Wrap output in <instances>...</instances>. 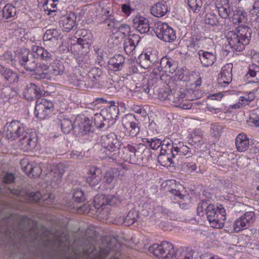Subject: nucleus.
I'll return each mask as SVG.
<instances>
[{
    "label": "nucleus",
    "mask_w": 259,
    "mask_h": 259,
    "mask_svg": "<svg viewBox=\"0 0 259 259\" xmlns=\"http://www.w3.org/2000/svg\"><path fill=\"white\" fill-rule=\"evenodd\" d=\"M73 197L78 202H81L85 199L83 192L80 189H75L74 190Z\"/></svg>",
    "instance_id": "57"
},
{
    "label": "nucleus",
    "mask_w": 259,
    "mask_h": 259,
    "mask_svg": "<svg viewBox=\"0 0 259 259\" xmlns=\"http://www.w3.org/2000/svg\"><path fill=\"white\" fill-rule=\"evenodd\" d=\"M182 151H183V156H186L187 158L190 157L195 152V150L194 149H191L186 145H184L183 143H182Z\"/></svg>",
    "instance_id": "61"
},
{
    "label": "nucleus",
    "mask_w": 259,
    "mask_h": 259,
    "mask_svg": "<svg viewBox=\"0 0 259 259\" xmlns=\"http://www.w3.org/2000/svg\"><path fill=\"white\" fill-rule=\"evenodd\" d=\"M160 153L171 154L174 147V141L171 142V140L169 138H165L162 141L160 145Z\"/></svg>",
    "instance_id": "42"
},
{
    "label": "nucleus",
    "mask_w": 259,
    "mask_h": 259,
    "mask_svg": "<svg viewBox=\"0 0 259 259\" xmlns=\"http://www.w3.org/2000/svg\"><path fill=\"white\" fill-rule=\"evenodd\" d=\"M2 76L6 81L10 83L17 82L19 78L18 74L16 72L7 68L5 69Z\"/></svg>",
    "instance_id": "39"
},
{
    "label": "nucleus",
    "mask_w": 259,
    "mask_h": 259,
    "mask_svg": "<svg viewBox=\"0 0 259 259\" xmlns=\"http://www.w3.org/2000/svg\"><path fill=\"white\" fill-rule=\"evenodd\" d=\"M169 98L171 104L182 109H189L192 106V103L188 99L185 90H172Z\"/></svg>",
    "instance_id": "6"
},
{
    "label": "nucleus",
    "mask_w": 259,
    "mask_h": 259,
    "mask_svg": "<svg viewBox=\"0 0 259 259\" xmlns=\"http://www.w3.org/2000/svg\"><path fill=\"white\" fill-rule=\"evenodd\" d=\"M53 102L46 99H39L36 101L34 113L40 119L46 118L53 111Z\"/></svg>",
    "instance_id": "9"
},
{
    "label": "nucleus",
    "mask_w": 259,
    "mask_h": 259,
    "mask_svg": "<svg viewBox=\"0 0 259 259\" xmlns=\"http://www.w3.org/2000/svg\"><path fill=\"white\" fill-rule=\"evenodd\" d=\"M3 60L7 63L11 64L12 65L15 64V54L13 53L12 52L7 51L2 56Z\"/></svg>",
    "instance_id": "53"
},
{
    "label": "nucleus",
    "mask_w": 259,
    "mask_h": 259,
    "mask_svg": "<svg viewBox=\"0 0 259 259\" xmlns=\"http://www.w3.org/2000/svg\"><path fill=\"white\" fill-rule=\"evenodd\" d=\"M102 73V70L100 68H95L91 70L89 73V76L90 78H93L95 80H98L100 78Z\"/></svg>",
    "instance_id": "62"
},
{
    "label": "nucleus",
    "mask_w": 259,
    "mask_h": 259,
    "mask_svg": "<svg viewBox=\"0 0 259 259\" xmlns=\"http://www.w3.org/2000/svg\"><path fill=\"white\" fill-rule=\"evenodd\" d=\"M142 142L146 146L150 147L151 149L156 150L160 147L162 141L158 138H143Z\"/></svg>",
    "instance_id": "41"
},
{
    "label": "nucleus",
    "mask_w": 259,
    "mask_h": 259,
    "mask_svg": "<svg viewBox=\"0 0 259 259\" xmlns=\"http://www.w3.org/2000/svg\"><path fill=\"white\" fill-rule=\"evenodd\" d=\"M171 259H192V255L185 251L178 250L174 252Z\"/></svg>",
    "instance_id": "51"
},
{
    "label": "nucleus",
    "mask_w": 259,
    "mask_h": 259,
    "mask_svg": "<svg viewBox=\"0 0 259 259\" xmlns=\"http://www.w3.org/2000/svg\"><path fill=\"white\" fill-rule=\"evenodd\" d=\"M41 168L38 165L32 166L31 164H27L25 166V172L30 177H38L41 173Z\"/></svg>",
    "instance_id": "43"
},
{
    "label": "nucleus",
    "mask_w": 259,
    "mask_h": 259,
    "mask_svg": "<svg viewBox=\"0 0 259 259\" xmlns=\"http://www.w3.org/2000/svg\"><path fill=\"white\" fill-rule=\"evenodd\" d=\"M182 142L174 141V147H173V151L172 153V157L173 159H176L178 161L179 158L183 156L182 149Z\"/></svg>",
    "instance_id": "45"
},
{
    "label": "nucleus",
    "mask_w": 259,
    "mask_h": 259,
    "mask_svg": "<svg viewBox=\"0 0 259 259\" xmlns=\"http://www.w3.org/2000/svg\"><path fill=\"white\" fill-rule=\"evenodd\" d=\"M254 214L252 211L246 212L242 217L236 220L234 225V229L236 232L249 227L250 225L254 221Z\"/></svg>",
    "instance_id": "10"
},
{
    "label": "nucleus",
    "mask_w": 259,
    "mask_h": 259,
    "mask_svg": "<svg viewBox=\"0 0 259 259\" xmlns=\"http://www.w3.org/2000/svg\"><path fill=\"white\" fill-rule=\"evenodd\" d=\"M88 58L87 56H84L82 54L78 55L76 57V61L79 66L86 67L89 64L88 63Z\"/></svg>",
    "instance_id": "56"
},
{
    "label": "nucleus",
    "mask_w": 259,
    "mask_h": 259,
    "mask_svg": "<svg viewBox=\"0 0 259 259\" xmlns=\"http://www.w3.org/2000/svg\"><path fill=\"white\" fill-rule=\"evenodd\" d=\"M36 58L33 51L31 53L27 52L23 53L20 57L19 63L20 65L28 71H35L36 73L41 70L40 65L37 66Z\"/></svg>",
    "instance_id": "8"
},
{
    "label": "nucleus",
    "mask_w": 259,
    "mask_h": 259,
    "mask_svg": "<svg viewBox=\"0 0 259 259\" xmlns=\"http://www.w3.org/2000/svg\"><path fill=\"white\" fill-rule=\"evenodd\" d=\"M252 34L250 28L247 26H240L237 32H228L226 38L228 45L233 51L241 52L250 41Z\"/></svg>",
    "instance_id": "1"
},
{
    "label": "nucleus",
    "mask_w": 259,
    "mask_h": 259,
    "mask_svg": "<svg viewBox=\"0 0 259 259\" xmlns=\"http://www.w3.org/2000/svg\"><path fill=\"white\" fill-rule=\"evenodd\" d=\"M94 203L95 207L97 209L106 205V195L101 194L96 196L94 198Z\"/></svg>",
    "instance_id": "49"
},
{
    "label": "nucleus",
    "mask_w": 259,
    "mask_h": 259,
    "mask_svg": "<svg viewBox=\"0 0 259 259\" xmlns=\"http://www.w3.org/2000/svg\"><path fill=\"white\" fill-rule=\"evenodd\" d=\"M16 10L15 7L12 5H6L3 9V17L8 19L15 16Z\"/></svg>",
    "instance_id": "47"
},
{
    "label": "nucleus",
    "mask_w": 259,
    "mask_h": 259,
    "mask_svg": "<svg viewBox=\"0 0 259 259\" xmlns=\"http://www.w3.org/2000/svg\"><path fill=\"white\" fill-rule=\"evenodd\" d=\"M200 62L203 67L212 66L217 60L215 51L209 52L200 50L198 52Z\"/></svg>",
    "instance_id": "12"
},
{
    "label": "nucleus",
    "mask_w": 259,
    "mask_h": 259,
    "mask_svg": "<svg viewBox=\"0 0 259 259\" xmlns=\"http://www.w3.org/2000/svg\"><path fill=\"white\" fill-rule=\"evenodd\" d=\"M138 218V212L135 210H131L125 218H121V220H117V223L118 224H124L125 226H128L136 222Z\"/></svg>",
    "instance_id": "34"
},
{
    "label": "nucleus",
    "mask_w": 259,
    "mask_h": 259,
    "mask_svg": "<svg viewBox=\"0 0 259 259\" xmlns=\"http://www.w3.org/2000/svg\"><path fill=\"white\" fill-rule=\"evenodd\" d=\"M59 35L60 34L57 29H50L46 30L44 35L43 39L47 45L52 41L54 44L57 45Z\"/></svg>",
    "instance_id": "36"
},
{
    "label": "nucleus",
    "mask_w": 259,
    "mask_h": 259,
    "mask_svg": "<svg viewBox=\"0 0 259 259\" xmlns=\"http://www.w3.org/2000/svg\"><path fill=\"white\" fill-rule=\"evenodd\" d=\"M27 196L29 201L35 202H38L41 198V195L39 192H30Z\"/></svg>",
    "instance_id": "63"
},
{
    "label": "nucleus",
    "mask_w": 259,
    "mask_h": 259,
    "mask_svg": "<svg viewBox=\"0 0 259 259\" xmlns=\"http://www.w3.org/2000/svg\"><path fill=\"white\" fill-rule=\"evenodd\" d=\"M235 146L239 152L246 151L249 146V140L248 136L243 133L239 134L236 138Z\"/></svg>",
    "instance_id": "26"
},
{
    "label": "nucleus",
    "mask_w": 259,
    "mask_h": 259,
    "mask_svg": "<svg viewBox=\"0 0 259 259\" xmlns=\"http://www.w3.org/2000/svg\"><path fill=\"white\" fill-rule=\"evenodd\" d=\"M19 145L24 151H29L36 146V139L33 135L26 132V134L20 138Z\"/></svg>",
    "instance_id": "17"
},
{
    "label": "nucleus",
    "mask_w": 259,
    "mask_h": 259,
    "mask_svg": "<svg viewBox=\"0 0 259 259\" xmlns=\"http://www.w3.org/2000/svg\"><path fill=\"white\" fill-rule=\"evenodd\" d=\"M205 213L212 228L220 229L224 226L226 220V211L222 205L215 206L209 204Z\"/></svg>",
    "instance_id": "2"
},
{
    "label": "nucleus",
    "mask_w": 259,
    "mask_h": 259,
    "mask_svg": "<svg viewBox=\"0 0 259 259\" xmlns=\"http://www.w3.org/2000/svg\"><path fill=\"white\" fill-rule=\"evenodd\" d=\"M41 70L45 73H49L52 75H61L64 71L63 62L59 60H55L49 66L44 63L40 64Z\"/></svg>",
    "instance_id": "11"
},
{
    "label": "nucleus",
    "mask_w": 259,
    "mask_h": 259,
    "mask_svg": "<svg viewBox=\"0 0 259 259\" xmlns=\"http://www.w3.org/2000/svg\"><path fill=\"white\" fill-rule=\"evenodd\" d=\"M101 12L103 16H106L103 23L107 25L108 28L117 24V20L114 17L113 9L112 7L106 6L102 9Z\"/></svg>",
    "instance_id": "25"
},
{
    "label": "nucleus",
    "mask_w": 259,
    "mask_h": 259,
    "mask_svg": "<svg viewBox=\"0 0 259 259\" xmlns=\"http://www.w3.org/2000/svg\"><path fill=\"white\" fill-rule=\"evenodd\" d=\"M159 66L164 70L165 72L174 73L177 67V63L171 59L166 56L162 58L160 62H159Z\"/></svg>",
    "instance_id": "32"
},
{
    "label": "nucleus",
    "mask_w": 259,
    "mask_h": 259,
    "mask_svg": "<svg viewBox=\"0 0 259 259\" xmlns=\"http://www.w3.org/2000/svg\"><path fill=\"white\" fill-rule=\"evenodd\" d=\"M246 76L249 82H259V65L252 63L248 66V70Z\"/></svg>",
    "instance_id": "31"
},
{
    "label": "nucleus",
    "mask_w": 259,
    "mask_h": 259,
    "mask_svg": "<svg viewBox=\"0 0 259 259\" xmlns=\"http://www.w3.org/2000/svg\"><path fill=\"white\" fill-rule=\"evenodd\" d=\"M32 51L34 52L36 58L45 61H51L53 57V52H49L42 47L37 46H33Z\"/></svg>",
    "instance_id": "29"
},
{
    "label": "nucleus",
    "mask_w": 259,
    "mask_h": 259,
    "mask_svg": "<svg viewBox=\"0 0 259 259\" xmlns=\"http://www.w3.org/2000/svg\"><path fill=\"white\" fill-rule=\"evenodd\" d=\"M139 42V37L134 35L127 39L124 43V49L127 54H131L136 48V45Z\"/></svg>",
    "instance_id": "35"
},
{
    "label": "nucleus",
    "mask_w": 259,
    "mask_h": 259,
    "mask_svg": "<svg viewBox=\"0 0 259 259\" xmlns=\"http://www.w3.org/2000/svg\"><path fill=\"white\" fill-rule=\"evenodd\" d=\"M92 34H89L87 37H79L77 39V44L83 49H89L92 42Z\"/></svg>",
    "instance_id": "48"
},
{
    "label": "nucleus",
    "mask_w": 259,
    "mask_h": 259,
    "mask_svg": "<svg viewBox=\"0 0 259 259\" xmlns=\"http://www.w3.org/2000/svg\"><path fill=\"white\" fill-rule=\"evenodd\" d=\"M41 95L40 89L34 83H29L25 88L23 95L27 100H32Z\"/></svg>",
    "instance_id": "22"
},
{
    "label": "nucleus",
    "mask_w": 259,
    "mask_h": 259,
    "mask_svg": "<svg viewBox=\"0 0 259 259\" xmlns=\"http://www.w3.org/2000/svg\"><path fill=\"white\" fill-rule=\"evenodd\" d=\"M102 172L100 168L96 167H91L88 171L87 178V182L91 186L98 185L102 178Z\"/></svg>",
    "instance_id": "19"
},
{
    "label": "nucleus",
    "mask_w": 259,
    "mask_h": 259,
    "mask_svg": "<svg viewBox=\"0 0 259 259\" xmlns=\"http://www.w3.org/2000/svg\"><path fill=\"white\" fill-rule=\"evenodd\" d=\"M61 127L62 132L64 134H68L73 130L74 127L72 121L68 118H63L60 120Z\"/></svg>",
    "instance_id": "44"
},
{
    "label": "nucleus",
    "mask_w": 259,
    "mask_h": 259,
    "mask_svg": "<svg viewBox=\"0 0 259 259\" xmlns=\"http://www.w3.org/2000/svg\"><path fill=\"white\" fill-rule=\"evenodd\" d=\"M223 127L217 123L211 124L210 133L212 137H220L223 132Z\"/></svg>",
    "instance_id": "52"
},
{
    "label": "nucleus",
    "mask_w": 259,
    "mask_h": 259,
    "mask_svg": "<svg viewBox=\"0 0 259 259\" xmlns=\"http://www.w3.org/2000/svg\"><path fill=\"white\" fill-rule=\"evenodd\" d=\"M255 98L254 94L252 92H249L245 94L243 96L239 97L237 103L231 106L233 109H238L244 106L248 105L250 102L252 101Z\"/></svg>",
    "instance_id": "33"
},
{
    "label": "nucleus",
    "mask_w": 259,
    "mask_h": 259,
    "mask_svg": "<svg viewBox=\"0 0 259 259\" xmlns=\"http://www.w3.org/2000/svg\"><path fill=\"white\" fill-rule=\"evenodd\" d=\"M208 205L206 202L201 201L200 202L197 207V213L200 217L204 215L205 212L206 211Z\"/></svg>",
    "instance_id": "54"
},
{
    "label": "nucleus",
    "mask_w": 259,
    "mask_h": 259,
    "mask_svg": "<svg viewBox=\"0 0 259 259\" xmlns=\"http://www.w3.org/2000/svg\"><path fill=\"white\" fill-rule=\"evenodd\" d=\"M247 122L255 127H259V117L257 115L253 114L247 120Z\"/></svg>",
    "instance_id": "64"
},
{
    "label": "nucleus",
    "mask_w": 259,
    "mask_h": 259,
    "mask_svg": "<svg viewBox=\"0 0 259 259\" xmlns=\"http://www.w3.org/2000/svg\"><path fill=\"white\" fill-rule=\"evenodd\" d=\"M122 124L123 126H129L130 128L129 135L132 137L137 136L140 132V128L134 115L132 114L126 115L123 120Z\"/></svg>",
    "instance_id": "18"
},
{
    "label": "nucleus",
    "mask_w": 259,
    "mask_h": 259,
    "mask_svg": "<svg viewBox=\"0 0 259 259\" xmlns=\"http://www.w3.org/2000/svg\"><path fill=\"white\" fill-rule=\"evenodd\" d=\"M154 31L159 39L165 42H172L176 39L175 31L166 23L157 22L154 25Z\"/></svg>",
    "instance_id": "7"
},
{
    "label": "nucleus",
    "mask_w": 259,
    "mask_h": 259,
    "mask_svg": "<svg viewBox=\"0 0 259 259\" xmlns=\"http://www.w3.org/2000/svg\"><path fill=\"white\" fill-rule=\"evenodd\" d=\"M77 124H75L73 132L79 136L88 134L91 130V123L89 120L84 119L83 121L78 123V120L75 121Z\"/></svg>",
    "instance_id": "24"
},
{
    "label": "nucleus",
    "mask_w": 259,
    "mask_h": 259,
    "mask_svg": "<svg viewBox=\"0 0 259 259\" xmlns=\"http://www.w3.org/2000/svg\"><path fill=\"white\" fill-rule=\"evenodd\" d=\"M133 22L134 27L141 33H146L150 30L149 22L144 17L136 16L133 18Z\"/></svg>",
    "instance_id": "16"
},
{
    "label": "nucleus",
    "mask_w": 259,
    "mask_h": 259,
    "mask_svg": "<svg viewBox=\"0 0 259 259\" xmlns=\"http://www.w3.org/2000/svg\"><path fill=\"white\" fill-rule=\"evenodd\" d=\"M231 10V19L233 23L239 25V26H243L242 23L246 20V13L241 8H236L235 9Z\"/></svg>",
    "instance_id": "27"
},
{
    "label": "nucleus",
    "mask_w": 259,
    "mask_h": 259,
    "mask_svg": "<svg viewBox=\"0 0 259 259\" xmlns=\"http://www.w3.org/2000/svg\"><path fill=\"white\" fill-rule=\"evenodd\" d=\"M203 132L200 129H195L191 135V144L195 145L196 148H200L203 142Z\"/></svg>",
    "instance_id": "37"
},
{
    "label": "nucleus",
    "mask_w": 259,
    "mask_h": 259,
    "mask_svg": "<svg viewBox=\"0 0 259 259\" xmlns=\"http://www.w3.org/2000/svg\"><path fill=\"white\" fill-rule=\"evenodd\" d=\"M190 9L194 13H198L202 6V0H186Z\"/></svg>",
    "instance_id": "46"
},
{
    "label": "nucleus",
    "mask_w": 259,
    "mask_h": 259,
    "mask_svg": "<svg viewBox=\"0 0 259 259\" xmlns=\"http://www.w3.org/2000/svg\"><path fill=\"white\" fill-rule=\"evenodd\" d=\"M151 13L154 17L161 18L165 16L170 10L166 2L157 3L151 8Z\"/></svg>",
    "instance_id": "20"
},
{
    "label": "nucleus",
    "mask_w": 259,
    "mask_h": 259,
    "mask_svg": "<svg viewBox=\"0 0 259 259\" xmlns=\"http://www.w3.org/2000/svg\"><path fill=\"white\" fill-rule=\"evenodd\" d=\"M125 169L123 167L111 168L106 171L103 177V182L106 184H111L116 176H124Z\"/></svg>",
    "instance_id": "21"
},
{
    "label": "nucleus",
    "mask_w": 259,
    "mask_h": 259,
    "mask_svg": "<svg viewBox=\"0 0 259 259\" xmlns=\"http://www.w3.org/2000/svg\"><path fill=\"white\" fill-rule=\"evenodd\" d=\"M233 64L228 63L224 65L219 74L218 83L222 85L229 84L232 80Z\"/></svg>",
    "instance_id": "13"
},
{
    "label": "nucleus",
    "mask_w": 259,
    "mask_h": 259,
    "mask_svg": "<svg viewBox=\"0 0 259 259\" xmlns=\"http://www.w3.org/2000/svg\"><path fill=\"white\" fill-rule=\"evenodd\" d=\"M103 121L104 118L101 114H96L95 115L94 119V124L97 128H102L104 127L105 123Z\"/></svg>",
    "instance_id": "60"
},
{
    "label": "nucleus",
    "mask_w": 259,
    "mask_h": 259,
    "mask_svg": "<svg viewBox=\"0 0 259 259\" xmlns=\"http://www.w3.org/2000/svg\"><path fill=\"white\" fill-rule=\"evenodd\" d=\"M158 161L162 166L168 167L175 164L177 160L173 159L171 154L160 153L158 156Z\"/></svg>",
    "instance_id": "38"
},
{
    "label": "nucleus",
    "mask_w": 259,
    "mask_h": 259,
    "mask_svg": "<svg viewBox=\"0 0 259 259\" xmlns=\"http://www.w3.org/2000/svg\"><path fill=\"white\" fill-rule=\"evenodd\" d=\"M26 132V127L24 123L19 120H13L6 124L4 134L8 140L14 141L22 137Z\"/></svg>",
    "instance_id": "4"
},
{
    "label": "nucleus",
    "mask_w": 259,
    "mask_h": 259,
    "mask_svg": "<svg viewBox=\"0 0 259 259\" xmlns=\"http://www.w3.org/2000/svg\"><path fill=\"white\" fill-rule=\"evenodd\" d=\"M215 7L217 8L219 15L224 19L229 18L233 10L231 8L229 0H216Z\"/></svg>",
    "instance_id": "15"
},
{
    "label": "nucleus",
    "mask_w": 259,
    "mask_h": 259,
    "mask_svg": "<svg viewBox=\"0 0 259 259\" xmlns=\"http://www.w3.org/2000/svg\"><path fill=\"white\" fill-rule=\"evenodd\" d=\"M101 144L103 147L101 150L103 154L101 156L102 158H112L115 154H112V152L118 150L120 146V141L114 133L103 135L101 139Z\"/></svg>",
    "instance_id": "3"
},
{
    "label": "nucleus",
    "mask_w": 259,
    "mask_h": 259,
    "mask_svg": "<svg viewBox=\"0 0 259 259\" xmlns=\"http://www.w3.org/2000/svg\"><path fill=\"white\" fill-rule=\"evenodd\" d=\"M162 70V68L159 66V62H157L153 65L151 75L153 77L158 78V77L160 76Z\"/></svg>",
    "instance_id": "59"
},
{
    "label": "nucleus",
    "mask_w": 259,
    "mask_h": 259,
    "mask_svg": "<svg viewBox=\"0 0 259 259\" xmlns=\"http://www.w3.org/2000/svg\"><path fill=\"white\" fill-rule=\"evenodd\" d=\"M64 172V166L62 163L54 165L51 168L50 175L52 177L51 178V184L53 187L58 186L61 183V179Z\"/></svg>",
    "instance_id": "14"
},
{
    "label": "nucleus",
    "mask_w": 259,
    "mask_h": 259,
    "mask_svg": "<svg viewBox=\"0 0 259 259\" xmlns=\"http://www.w3.org/2000/svg\"><path fill=\"white\" fill-rule=\"evenodd\" d=\"M124 58L121 55H116L108 62L109 68L114 71L121 70L123 68Z\"/></svg>",
    "instance_id": "30"
},
{
    "label": "nucleus",
    "mask_w": 259,
    "mask_h": 259,
    "mask_svg": "<svg viewBox=\"0 0 259 259\" xmlns=\"http://www.w3.org/2000/svg\"><path fill=\"white\" fill-rule=\"evenodd\" d=\"M205 22L206 24L215 25L218 23V19L217 16L214 14H208L206 15Z\"/></svg>",
    "instance_id": "58"
},
{
    "label": "nucleus",
    "mask_w": 259,
    "mask_h": 259,
    "mask_svg": "<svg viewBox=\"0 0 259 259\" xmlns=\"http://www.w3.org/2000/svg\"><path fill=\"white\" fill-rule=\"evenodd\" d=\"M118 108L116 106H110V107L102 109L100 114L104 118V121L109 122L110 121L116 119L117 117Z\"/></svg>",
    "instance_id": "28"
},
{
    "label": "nucleus",
    "mask_w": 259,
    "mask_h": 259,
    "mask_svg": "<svg viewBox=\"0 0 259 259\" xmlns=\"http://www.w3.org/2000/svg\"><path fill=\"white\" fill-rule=\"evenodd\" d=\"M117 24L111 26L109 29L112 31L122 33L124 35H128L131 32L130 26L125 24H121L118 21H117Z\"/></svg>",
    "instance_id": "40"
},
{
    "label": "nucleus",
    "mask_w": 259,
    "mask_h": 259,
    "mask_svg": "<svg viewBox=\"0 0 259 259\" xmlns=\"http://www.w3.org/2000/svg\"><path fill=\"white\" fill-rule=\"evenodd\" d=\"M250 22L255 21L259 18V2L254 3L252 9L250 11Z\"/></svg>",
    "instance_id": "50"
},
{
    "label": "nucleus",
    "mask_w": 259,
    "mask_h": 259,
    "mask_svg": "<svg viewBox=\"0 0 259 259\" xmlns=\"http://www.w3.org/2000/svg\"><path fill=\"white\" fill-rule=\"evenodd\" d=\"M197 166L195 163L185 162L182 166V170L187 173H191L196 169Z\"/></svg>",
    "instance_id": "55"
},
{
    "label": "nucleus",
    "mask_w": 259,
    "mask_h": 259,
    "mask_svg": "<svg viewBox=\"0 0 259 259\" xmlns=\"http://www.w3.org/2000/svg\"><path fill=\"white\" fill-rule=\"evenodd\" d=\"M75 16L74 13H70L63 16L59 21L62 30L69 32L73 28L75 23Z\"/></svg>",
    "instance_id": "23"
},
{
    "label": "nucleus",
    "mask_w": 259,
    "mask_h": 259,
    "mask_svg": "<svg viewBox=\"0 0 259 259\" xmlns=\"http://www.w3.org/2000/svg\"><path fill=\"white\" fill-rule=\"evenodd\" d=\"M149 250L156 257L162 259H171L175 252L173 245L167 241H162L160 244H153Z\"/></svg>",
    "instance_id": "5"
}]
</instances>
